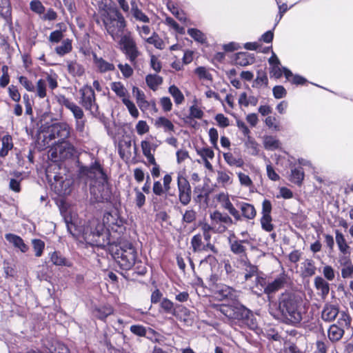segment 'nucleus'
Wrapping results in <instances>:
<instances>
[{
    "instance_id": "1",
    "label": "nucleus",
    "mask_w": 353,
    "mask_h": 353,
    "mask_svg": "<svg viewBox=\"0 0 353 353\" xmlns=\"http://www.w3.org/2000/svg\"><path fill=\"white\" fill-rule=\"evenodd\" d=\"M105 229L108 231L122 232L123 221L117 212H105L102 223L98 219L90 220L83 228V237L92 245L105 247L110 243Z\"/></svg>"
},
{
    "instance_id": "2",
    "label": "nucleus",
    "mask_w": 353,
    "mask_h": 353,
    "mask_svg": "<svg viewBox=\"0 0 353 353\" xmlns=\"http://www.w3.org/2000/svg\"><path fill=\"white\" fill-rule=\"evenodd\" d=\"M79 175L85 183H89L90 194L95 202L102 203L110 199L111 191L107 176L97 161L90 166H81Z\"/></svg>"
},
{
    "instance_id": "3",
    "label": "nucleus",
    "mask_w": 353,
    "mask_h": 353,
    "mask_svg": "<svg viewBox=\"0 0 353 353\" xmlns=\"http://www.w3.org/2000/svg\"><path fill=\"white\" fill-rule=\"evenodd\" d=\"M270 313L274 318H281L285 323L295 325L303 319L301 300L291 293H283L279 299V305L270 304Z\"/></svg>"
},
{
    "instance_id": "4",
    "label": "nucleus",
    "mask_w": 353,
    "mask_h": 353,
    "mask_svg": "<svg viewBox=\"0 0 353 353\" xmlns=\"http://www.w3.org/2000/svg\"><path fill=\"white\" fill-rule=\"evenodd\" d=\"M107 32L116 40L126 26V21L120 11L116 8H108L101 16Z\"/></svg>"
},
{
    "instance_id": "5",
    "label": "nucleus",
    "mask_w": 353,
    "mask_h": 353,
    "mask_svg": "<svg viewBox=\"0 0 353 353\" xmlns=\"http://www.w3.org/2000/svg\"><path fill=\"white\" fill-rule=\"evenodd\" d=\"M113 256L123 270H130L136 263L137 252L130 243H123L113 254Z\"/></svg>"
},
{
    "instance_id": "6",
    "label": "nucleus",
    "mask_w": 353,
    "mask_h": 353,
    "mask_svg": "<svg viewBox=\"0 0 353 353\" xmlns=\"http://www.w3.org/2000/svg\"><path fill=\"white\" fill-rule=\"evenodd\" d=\"M352 319L345 312H341L336 323L330 325L328 330L329 339L332 342L339 341L345 333V330L350 327Z\"/></svg>"
},
{
    "instance_id": "7",
    "label": "nucleus",
    "mask_w": 353,
    "mask_h": 353,
    "mask_svg": "<svg viewBox=\"0 0 353 353\" xmlns=\"http://www.w3.org/2000/svg\"><path fill=\"white\" fill-rule=\"evenodd\" d=\"M119 44L121 50L125 54L127 59L132 64L136 63V60L140 54L137 43L130 33L121 36Z\"/></svg>"
},
{
    "instance_id": "8",
    "label": "nucleus",
    "mask_w": 353,
    "mask_h": 353,
    "mask_svg": "<svg viewBox=\"0 0 353 353\" xmlns=\"http://www.w3.org/2000/svg\"><path fill=\"white\" fill-rule=\"evenodd\" d=\"M74 153V146L70 142L65 141L57 143L50 150V157L55 161L70 158Z\"/></svg>"
},
{
    "instance_id": "9",
    "label": "nucleus",
    "mask_w": 353,
    "mask_h": 353,
    "mask_svg": "<svg viewBox=\"0 0 353 353\" xmlns=\"http://www.w3.org/2000/svg\"><path fill=\"white\" fill-rule=\"evenodd\" d=\"M81 104L85 110L92 112H96L98 110V105L96 103V98L94 89L88 85H83L80 90Z\"/></svg>"
},
{
    "instance_id": "10",
    "label": "nucleus",
    "mask_w": 353,
    "mask_h": 353,
    "mask_svg": "<svg viewBox=\"0 0 353 353\" xmlns=\"http://www.w3.org/2000/svg\"><path fill=\"white\" fill-rule=\"evenodd\" d=\"M46 128L52 138L58 139V143L65 141L70 134V127L64 122L52 123Z\"/></svg>"
},
{
    "instance_id": "11",
    "label": "nucleus",
    "mask_w": 353,
    "mask_h": 353,
    "mask_svg": "<svg viewBox=\"0 0 353 353\" xmlns=\"http://www.w3.org/2000/svg\"><path fill=\"white\" fill-rule=\"evenodd\" d=\"M211 221L215 225V233H223L226 231L228 227L233 223L232 218L227 214H223L219 211H215L210 214Z\"/></svg>"
},
{
    "instance_id": "12",
    "label": "nucleus",
    "mask_w": 353,
    "mask_h": 353,
    "mask_svg": "<svg viewBox=\"0 0 353 353\" xmlns=\"http://www.w3.org/2000/svg\"><path fill=\"white\" fill-rule=\"evenodd\" d=\"M179 199L183 205H187L191 201V187L189 181L182 174L177 176Z\"/></svg>"
},
{
    "instance_id": "13",
    "label": "nucleus",
    "mask_w": 353,
    "mask_h": 353,
    "mask_svg": "<svg viewBox=\"0 0 353 353\" xmlns=\"http://www.w3.org/2000/svg\"><path fill=\"white\" fill-rule=\"evenodd\" d=\"M72 181L67 177L55 174L54 176V182L52 183V188L59 196H65L72 191Z\"/></svg>"
},
{
    "instance_id": "14",
    "label": "nucleus",
    "mask_w": 353,
    "mask_h": 353,
    "mask_svg": "<svg viewBox=\"0 0 353 353\" xmlns=\"http://www.w3.org/2000/svg\"><path fill=\"white\" fill-rule=\"evenodd\" d=\"M190 244V248L194 253L207 252L208 250H210L214 254L218 253V250L212 243H204L201 234L194 235L191 239Z\"/></svg>"
},
{
    "instance_id": "15",
    "label": "nucleus",
    "mask_w": 353,
    "mask_h": 353,
    "mask_svg": "<svg viewBox=\"0 0 353 353\" xmlns=\"http://www.w3.org/2000/svg\"><path fill=\"white\" fill-rule=\"evenodd\" d=\"M214 296L220 301L225 299L236 301L239 296V292L228 285L222 284L216 286Z\"/></svg>"
},
{
    "instance_id": "16",
    "label": "nucleus",
    "mask_w": 353,
    "mask_h": 353,
    "mask_svg": "<svg viewBox=\"0 0 353 353\" xmlns=\"http://www.w3.org/2000/svg\"><path fill=\"white\" fill-rule=\"evenodd\" d=\"M235 319L241 320L252 329H254L256 324L253 319L252 312L243 305L236 306Z\"/></svg>"
},
{
    "instance_id": "17",
    "label": "nucleus",
    "mask_w": 353,
    "mask_h": 353,
    "mask_svg": "<svg viewBox=\"0 0 353 353\" xmlns=\"http://www.w3.org/2000/svg\"><path fill=\"white\" fill-rule=\"evenodd\" d=\"M54 140L46 126H42L37 137L36 145L39 150H43L52 145Z\"/></svg>"
},
{
    "instance_id": "18",
    "label": "nucleus",
    "mask_w": 353,
    "mask_h": 353,
    "mask_svg": "<svg viewBox=\"0 0 353 353\" xmlns=\"http://www.w3.org/2000/svg\"><path fill=\"white\" fill-rule=\"evenodd\" d=\"M59 99V103L72 112L74 119H83L84 117L83 111L76 103L64 96H60Z\"/></svg>"
},
{
    "instance_id": "19",
    "label": "nucleus",
    "mask_w": 353,
    "mask_h": 353,
    "mask_svg": "<svg viewBox=\"0 0 353 353\" xmlns=\"http://www.w3.org/2000/svg\"><path fill=\"white\" fill-rule=\"evenodd\" d=\"M228 242L231 251L238 255L244 254L245 253L246 248L243 243H248V241L246 239L239 240L235 236L234 234H231L228 238Z\"/></svg>"
},
{
    "instance_id": "20",
    "label": "nucleus",
    "mask_w": 353,
    "mask_h": 353,
    "mask_svg": "<svg viewBox=\"0 0 353 353\" xmlns=\"http://www.w3.org/2000/svg\"><path fill=\"white\" fill-rule=\"evenodd\" d=\"M132 92L135 96L138 106L142 111L147 110L150 105H152L154 108H156L155 103L152 102L150 103L146 101L144 92L138 88L133 87Z\"/></svg>"
},
{
    "instance_id": "21",
    "label": "nucleus",
    "mask_w": 353,
    "mask_h": 353,
    "mask_svg": "<svg viewBox=\"0 0 353 353\" xmlns=\"http://www.w3.org/2000/svg\"><path fill=\"white\" fill-rule=\"evenodd\" d=\"M315 262L311 259H305L301 263V274L303 277H312L316 274Z\"/></svg>"
},
{
    "instance_id": "22",
    "label": "nucleus",
    "mask_w": 353,
    "mask_h": 353,
    "mask_svg": "<svg viewBox=\"0 0 353 353\" xmlns=\"http://www.w3.org/2000/svg\"><path fill=\"white\" fill-rule=\"evenodd\" d=\"M338 307L327 304L323 307L321 312V318L323 321L330 322L334 321L338 314L340 315Z\"/></svg>"
},
{
    "instance_id": "23",
    "label": "nucleus",
    "mask_w": 353,
    "mask_h": 353,
    "mask_svg": "<svg viewBox=\"0 0 353 353\" xmlns=\"http://www.w3.org/2000/svg\"><path fill=\"white\" fill-rule=\"evenodd\" d=\"M50 261L56 266L71 267L72 263L67 259L59 251L49 253Z\"/></svg>"
},
{
    "instance_id": "24",
    "label": "nucleus",
    "mask_w": 353,
    "mask_h": 353,
    "mask_svg": "<svg viewBox=\"0 0 353 353\" xmlns=\"http://www.w3.org/2000/svg\"><path fill=\"white\" fill-rule=\"evenodd\" d=\"M270 73L271 77L276 79H279L284 74L287 80H290V77L292 76V72L287 68L282 67L281 63L270 66Z\"/></svg>"
},
{
    "instance_id": "25",
    "label": "nucleus",
    "mask_w": 353,
    "mask_h": 353,
    "mask_svg": "<svg viewBox=\"0 0 353 353\" xmlns=\"http://www.w3.org/2000/svg\"><path fill=\"white\" fill-rule=\"evenodd\" d=\"M5 238L9 243H12L23 253L26 252L29 249L28 246L19 236L14 234H6Z\"/></svg>"
},
{
    "instance_id": "26",
    "label": "nucleus",
    "mask_w": 353,
    "mask_h": 353,
    "mask_svg": "<svg viewBox=\"0 0 353 353\" xmlns=\"http://www.w3.org/2000/svg\"><path fill=\"white\" fill-rule=\"evenodd\" d=\"M314 287L319 291V294L322 298H325L330 292L329 283L321 276H316L314 281Z\"/></svg>"
},
{
    "instance_id": "27",
    "label": "nucleus",
    "mask_w": 353,
    "mask_h": 353,
    "mask_svg": "<svg viewBox=\"0 0 353 353\" xmlns=\"http://www.w3.org/2000/svg\"><path fill=\"white\" fill-rule=\"evenodd\" d=\"M216 181L223 188L230 185L233 183L232 173L225 170H217Z\"/></svg>"
},
{
    "instance_id": "28",
    "label": "nucleus",
    "mask_w": 353,
    "mask_h": 353,
    "mask_svg": "<svg viewBox=\"0 0 353 353\" xmlns=\"http://www.w3.org/2000/svg\"><path fill=\"white\" fill-rule=\"evenodd\" d=\"M94 63L97 68V70L101 72L104 73L109 71H113L115 69L114 64L109 63L104 60L101 57H98L96 54L93 55Z\"/></svg>"
},
{
    "instance_id": "29",
    "label": "nucleus",
    "mask_w": 353,
    "mask_h": 353,
    "mask_svg": "<svg viewBox=\"0 0 353 353\" xmlns=\"http://www.w3.org/2000/svg\"><path fill=\"white\" fill-rule=\"evenodd\" d=\"M335 239L339 251L344 255L350 254V247L347 244L344 235L338 230H335Z\"/></svg>"
},
{
    "instance_id": "30",
    "label": "nucleus",
    "mask_w": 353,
    "mask_h": 353,
    "mask_svg": "<svg viewBox=\"0 0 353 353\" xmlns=\"http://www.w3.org/2000/svg\"><path fill=\"white\" fill-rule=\"evenodd\" d=\"M242 215L244 218L251 220L255 218L256 211L253 205L248 203L241 202L238 204Z\"/></svg>"
},
{
    "instance_id": "31",
    "label": "nucleus",
    "mask_w": 353,
    "mask_h": 353,
    "mask_svg": "<svg viewBox=\"0 0 353 353\" xmlns=\"http://www.w3.org/2000/svg\"><path fill=\"white\" fill-rule=\"evenodd\" d=\"M154 125L157 128H161L165 132H173L174 131V125L168 119L164 117H160L155 121Z\"/></svg>"
},
{
    "instance_id": "32",
    "label": "nucleus",
    "mask_w": 353,
    "mask_h": 353,
    "mask_svg": "<svg viewBox=\"0 0 353 353\" xmlns=\"http://www.w3.org/2000/svg\"><path fill=\"white\" fill-rule=\"evenodd\" d=\"M67 68L68 72L73 77H81L85 72L83 66L77 61H67Z\"/></svg>"
},
{
    "instance_id": "33",
    "label": "nucleus",
    "mask_w": 353,
    "mask_h": 353,
    "mask_svg": "<svg viewBox=\"0 0 353 353\" xmlns=\"http://www.w3.org/2000/svg\"><path fill=\"white\" fill-rule=\"evenodd\" d=\"M110 88L117 97L122 99H128L129 93L123 84L120 81L112 82Z\"/></svg>"
},
{
    "instance_id": "34",
    "label": "nucleus",
    "mask_w": 353,
    "mask_h": 353,
    "mask_svg": "<svg viewBox=\"0 0 353 353\" xmlns=\"http://www.w3.org/2000/svg\"><path fill=\"white\" fill-rule=\"evenodd\" d=\"M285 283V278L283 276L275 279L272 282L268 284L267 288H265V293L270 294L279 290L283 287Z\"/></svg>"
},
{
    "instance_id": "35",
    "label": "nucleus",
    "mask_w": 353,
    "mask_h": 353,
    "mask_svg": "<svg viewBox=\"0 0 353 353\" xmlns=\"http://www.w3.org/2000/svg\"><path fill=\"white\" fill-rule=\"evenodd\" d=\"M263 145L266 150H275L281 148L279 140L274 136H265L263 137Z\"/></svg>"
},
{
    "instance_id": "36",
    "label": "nucleus",
    "mask_w": 353,
    "mask_h": 353,
    "mask_svg": "<svg viewBox=\"0 0 353 353\" xmlns=\"http://www.w3.org/2000/svg\"><path fill=\"white\" fill-rule=\"evenodd\" d=\"M72 50V40L70 39H63L61 44L55 48V52L59 56H63L70 52Z\"/></svg>"
},
{
    "instance_id": "37",
    "label": "nucleus",
    "mask_w": 353,
    "mask_h": 353,
    "mask_svg": "<svg viewBox=\"0 0 353 353\" xmlns=\"http://www.w3.org/2000/svg\"><path fill=\"white\" fill-rule=\"evenodd\" d=\"M145 82L151 90L155 91L162 83L163 79L157 74H148L145 77Z\"/></svg>"
},
{
    "instance_id": "38",
    "label": "nucleus",
    "mask_w": 353,
    "mask_h": 353,
    "mask_svg": "<svg viewBox=\"0 0 353 353\" xmlns=\"http://www.w3.org/2000/svg\"><path fill=\"white\" fill-rule=\"evenodd\" d=\"M2 148L0 150V157H5L8 152L13 148L12 139L11 136L5 135L2 138Z\"/></svg>"
},
{
    "instance_id": "39",
    "label": "nucleus",
    "mask_w": 353,
    "mask_h": 353,
    "mask_svg": "<svg viewBox=\"0 0 353 353\" xmlns=\"http://www.w3.org/2000/svg\"><path fill=\"white\" fill-rule=\"evenodd\" d=\"M304 179V172L301 167H297L292 169L290 181L294 183L300 185Z\"/></svg>"
},
{
    "instance_id": "40",
    "label": "nucleus",
    "mask_w": 353,
    "mask_h": 353,
    "mask_svg": "<svg viewBox=\"0 0 353 353\" xmlns=\"http://www.w3.org/2000/svg\"><path fill=\"white\" fill-rule=\"evenodd\" d=\"M224 160L230 166L241 168L243 165V161L241 158L234 157L231 152L223 154Z\"/></svg>"
},
{
    "instance_id": "41",
    "label": "nucleus",
    "mask_w": 353,
    "mask_h": 353,
    "mask_svg": "<svg viewBox=\"0 0 353 353\" xmlns=\"http://www.w3.org/2000/svg\"><path fill=\"white\" fill-rule=\"evenodd\" d=\"M169 93L174 98V103L176 105L182 104L184 101L185 98L181 92V91L174 85H172L169 87L168 89Z\"/></svg>"
},
{
    "instance_id": "42",
    "label": "nucleus",
    "mask_w": 353,
    "mask_h": 353,
    "mask_svg": "<svg viewBox=\"0 0 353 353\" xmlns=\"http://www.w3.org/2000/svg\"><path fill=\"white\" fill-rule=\"evenodd\" d=\"M235 63L241 66H246L254 63V58L249 57L245 52H239L235 58Z\"/></svg>"
},
{
    "instance_id": "43",
    "label": "nucleus",
    "mask_w": 353,
    "mask_h": 353,
    "mask_svg": "<svg viewBox=\"0 0 353 353\" xmlns=\"http://www.w3.org/2000/svg\"><path fill=\"white\" fill-rule=\"evenodd\" d=\"M34 91L36 92L37 96L40 99H43L47 96L46 90V81L43 79H40L37 81Z\"/></svg>"
},
{
    "instance_id": "44",
    "label": "nucleus",
    "mask_w": 353,
    "mask_h": 353,
    "mask_svg": "<svg viewBox=\"0 0 353 353\" xmlns=\"http://www.w3.org/2000/svg\"><path fill=\"white\" fill-rule=\"evenodd\" d=\"M245 145L247 149L248 150V152L251 155L256 156L259 154V144L250 136H248V138H247Z\"/></svg>"
},
{
    "instance_id": "45",
    "label": "nucleus",
    "mask_w": 353,
    "mask_h": 353,
    "mask_svg": "<svg viewBox=\"0 0 353 353\" xmlns=\"http://www.w3.org/2000/svg\"><path fill=\"white\" fill-rule=\"evenodd\" d=\"M113 311L114 310L110 305H105L95 310V316L101 320H104L112 314Z\"/></svg>"
},
{
    "instance_id": "46",
    "label": "nucleus",
    "mask_w": 353,
    "mask_h": 353,
    "mask_svg": "<svg viewBox=\"0 0 353 353\" xmlns=\"http://www.w3.org/2000/svg\"><path fill=\"white\" fill-rule=\"evenodd\" d=\"M243 269L245 271V281L249 280L252 276H255L257 272V267L252 265L250 262L243 261Z\"/></svg>"
},
{
    "instance_id": "47",
    "label": "nucleus",
    "mask_w": 353,
    "mask_h": 353,
    "mask_svg": "<svg viewBox=\"0 0 353 353\" xmlns=\"http://www.w3.org/2000/svg\"><path fill=\"white\" fill-rule=\"evenodd\" d=\"M160 306L164 312H165L167 314H170L172 315L176 314V310L174 308V303L172 301H171L168 299H167V298L163 299L161 302Z\"/></svg>"
},
{
    "instance_id": "48",
    "label": "nucleus",
    "mask_w": 353,
    "mask_h": 353,
    "mask_svg": "<svg viewBox=\"0 0 353 353\" xmlns=\"http://www.w3.org/2000/svg\"><path fill=\"white\" fill-rule=\"evenodd\" d=\"M188 34L196 41L203 43L206 41L205 35L199 30L196 28H189Z\"/></svg>"
},
{
    "instance_id": "49",
    "label": "nucleus",
    "mask_w": 353,
    "mask_h": 353,
    "mask_svg": "<svg viewBox=\"0 0 353 353\" xmlns=\"http://www.w3.org/2000/svg\"><path fill=\"white\" fill-rule=\"evenodd\" d=\"M32 245L37 257H40L43 252L45 248V243L43 241L38 239L32 240Z\"/></svg>"
},
{
    "instance_id": "50",
    "label": "nucleus",
    "mask_w": 353,
    "mask_h": 353,
    "mask_svg": "<svg viewBox=\"0 0 353 353\" xmlns=\"http://www.w3.org/2000/svg\"><path fill=\"white\" fill-rule=\"evenodd\" d=\"M30 9L40 17L45 12L46 8L39 0H32L30 2Z\"/></svg>"
},
{
    "instance_id": "51",
    "label": "nucleus",
    "mask_w": 353,
    "mask_h": 353,
    "mask_svg": "<svg viewBox=\"0 0 353 353\" xmlns=\"http://www.w3.org/2000/svg\"><path fill=\"white\" fill-rule=\"evenodd\" d=\"M195 74L200 79L212 81V75L210 73L209 70L203 66L198 67L194 70Z\"/></svg>"
},
{
    "instance_id": "52",
    "label": "nucleus",
    "mask_w": 353,
    "mask_h": 353,
    "mask_svg": "<svg viewBox=\"0 0 353 353\" xmlns=\"http://www.w3.org/2000/svg\"><path fill=\"white\" fill-rule=\"evenodd\" d=\"M272 222V216H262L260 219L262 229L268 232L273 231L274 228V226Z\"/></svg>"
},
{
    "instance_id": "53",
    "label": "nucleus",
    "mask_w": 353,
    "mask_h": 353,
    "mask_svg": "<svg viewBox=\"0 0 353 353\" xmlns=\"http://www.w3.org/2000/svg\"><path fill=\"white\" fill-rule=\"evenodd\" d=\"M236 306L223 305L220 306V312L230 319H235Z\"/></svg>"
},
{
    "instance_id": "54",
    "label": "nucleus",
    "mask_w": 353,
    "mask_h": 353,
    "mask_svg": "<svg viewBox=\"0 0 353 353\" xmlns=\"http://www.w3.org/2000/svg\"><path fill=\"white\" fill-rule=\"evenodd\" d=\"M148 43L152 44L155 48L162 50L164 48V43L161 39L156 34L154 33L151 37L145 39Z\"/></svg>"
},
{
    "instance_id": "55",
    "label": "nucleus",
    "mask_w": 353,
    "mask_h": 353,
    "mask_svg": "<svg viewBox=\"0 0 353 353\" xmlns=\"http://www.w3.org/2000/svg\"><path fill=\"white\" fill-rule=\"evenodd\" d=\"M268 284L266 283V281L263 277L256 276L255 279V288L257 290H254V292L258 294H261L263 292L265 293V288H267ZM254 288V287L253 288Z\"/></svg>"
},
{
    "instance_id": "56",
    "label": "nucleus",
    "mask_w": 353,
    "mask_h": 353,
    "mask_svg": "<svg viewBox=\"0 0 353 353\" xmlns=\"http://www.w3.org/2000/svg\"><path fill=\"white\" fill-rule=\"evenodd\" d=\"M168 8L179 21L183 22L186 21V17L185 16L184 12L182 10H179V8L173 3H168Z\"/></svg>"
},
{
    "instance_id": "57",
    "label": "nucleus",
    "mask_w": 353,
    "mask_h": 353,
    "mask_svg": "<svg viewBox=\"0 0 353 353\" xmlns=\"http://www.w3.org/2000/svg\"><path fill=\"white\" fill-rule=\"evenodd\" d=\"M123 103L127 107L130 114L134 118L139 117V111L135 106L134 103L130 100V99H122Z\"/></svg>"
},
{
    "instance_id": "58",
    "label": "nucleus",
    "mask_w": 353,
    "mask_h": 353,
    "mask_svg": "<svg viewBox=\"0 0 353 353\" xmlns=\"http://www.w3.org/2000/svg\"><path fill=\"white\" fill-rule=\"evenodd\" d=\"M135 198L134 202L138 208H141L145 203V196L141 192L138 188H134Z\"/></svg>"
},
{
    "instance_id": "59",
    "label": "nucleus",
    "mask_w": 353,
    "mask_h": 353,
    "mask_svg": "<svg viewBox=\"0 0 353 353\" xmlns=\"http://www.w3.org/2000/svg\"><path fill=\"white\" fill-rule=\"evenodd\" d=\"M237 176L240 182V184L243 186H245L246 188H250L253 186V182L250 177L243 173V172H239L237 173Z\"/></svg>"
},
{
    "instance_id": "60",
    "label": "nucleus",
    "mask_w": 353,
    "mask_h": 353,
    "mask_svg": "<svg viewBox=\"0 0 353 353\" xmlns=\"http://www.w3.org/2000/svg\"><path fill=\"white\" fill-rule=\"evenodd\" d=\"M134 18L139 21L141 22L148 23H150V18L142 12L141 10L139 9H134V12L132 13Z\"/></svg>"
},
{
    "instance_id": "61",
    "label": "nucleus",
    "mask_w": 353,
    "mask_h": 353,
    "mask_svg": "<svg viewBox=\"0 0 353 353\" xmlns=\"http://www.w3.org/2000/svg\"><path fill=\"white\" fill-rule=\"evenodd\" d=\"M196 212L194 210H187L183 215V222L191 223L196 220Z\"/></svg>"
},
{
    "instance_id": "62",
    "label": "nucleus",
    "mask_w": 353,
    "mask_h": 353,
    "mask_svg": "<svg viewBox=\"0 0 353 353\" xmlns=\"http://www.w3.org/2000/svg\"><path fill=\"white\" fill-rule=\"evenodd\" d=\"M197 154L200 155L203 159H212L214 157V151L210 148H203L197 150Z\"/></svg>"
},
{
    "instance_id": "63",
    "label": "nucleus",
    "mask_w": 353,
    "mask_h": 353,
    "mask_svg": "<svg viewBox=\"0 0 353 353\" xmlns=\"http://www.w3.org/2000/svg\"><path fill=\"white\" fill-rule=\"evenodd\" d=\"M49 350L52 353H69L68 348L65 345L58 342L56 343L54 347L52 345Z\"/></svg>"
},
{
    "instance_id": "64",
    "label": "nucleus",
    "mask_w": 353,
    "mask_h": 353,
    "mask_svg": "<svg viewBox=\"0 0 353 353\" xmlns=\"http://www.w3.org/2000/svg\"><path fill=\"white\" fill-rule=\"evenodd\" d=\"M341 276L343 279L353 278V264H349L341 268Z\"/></svg>"
}]
</instances>
